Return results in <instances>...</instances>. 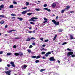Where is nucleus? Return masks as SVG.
<instances>
[{
    "instance_id": "25",
    "label": "nucleus",
    "mask_w": 75,
    "mask_h": 75,
    "mask_svg": "<svg viewBox=\"0 0 75 75\" xmlns=\"http://www.w3.org/2000/svg\"><path fill=\"white\" fill-rule=\"evenodd\" d=\"M1 18H4L5 17V16L4 15H1Z\"/></svg>"
},
{
    "instance_id": "33",
    "label": "nucleus",
    "mask_w": 75,
    "mask_h": 75,
    "mask_svg": "<svg viewBox=\"0 0 75 75\" xmlns=\"http://www.w3.org/2000/svg\"><path fill=\"white\" fill-rule=\"evenodd\" d=\"M39 61H39V60H36V61H35V63H38V62H39Z\"/></svg>"
},
{
    "instance_id": "2",
    "label": "nucleus",
    "mask_w": 75,
    "mask_h": 75,
    "mask_svg": "<svg viewBox=\"0 0 75 75\" xmlns=\"http://www.w3.org/2000/svg\"><path fill=\"white\" fill-rule=\"evenodd\" d=\"M52 21L54 23L55 25H58L59 24V22H57V21H55L54 19L52 20Z\"/></svg>"
},
{
    "instance_id": "35",
    "label": "nucleus",
    "mask_w": 75,
    "mask_h": 75,
    "mask_svg": "<svg viewBox=\"0 0 75 75\" xmlns=\"http://www.w3.org/2000/svg\"><path fill=\"white\" fill-rule=\"evenodd\" d=\"M40 58V56H38L36 57V59H38V58Z\"/></svg>"
},
{
    "instance_id": "8",
    "label": "nucleus",
    "mask_w": 75,
    "mask_h": 75,
    "mask_svg": "<svg viewBox=\"0 0 75 75\" xmlns=\"http://www.w3.org/2000/svg\"><path fill=\"white\" fill-rule=\"evenodd\" d=\"M11 72V70H8L7 71H5V73L6 74H10Z\"/></svg>"
},
{
    "instance_id": "43",
    "label": "nucleus",
    "mask_w": 75,
    "mask_h": 75,
    "mask_svg": "<svg viewBox=\"0 0 75 75\" xmlns=\"http://www.w3.org/2000/svg\"><path fill=\"white\" fill-rule=\"evenodd\" d=\"M5 70L6 71H7L8 70V67H5Z\"/></svg>"
},
{
    "instance_id": "32",
    "label": "nucleus",
    "mask_w": 75,
    "mask_h": 75,
    "mask_svg": "<svg viewBox=\"0 0 75 75\" xmlns=\"http://www.w3.org/2000/svg\"><path fill=\"white\" fill-rule=\"evenodd\" d=\"M48 41H49V40L47 39V40H45L44 41H45V42H48Z\"/></svg>"
},
{
    "instance_id": "17",
    "label": "nucleus",
    "mask_w": 75,
    "mask_h": 75,
    "mask_svg": "<svg viewBox=\"0 0 75 75\" xmlns=\"http://www.w3.org/2000/svg\"><path fill=\"white\" fill-rule=\"evenodd\" d=\"M14 55L16 56H18V55H19V53H15L14 54Z\"/></svg>"
},
{
    "instance_id": "62",
    "label": "nucleus",
    "mask_w": 75,
    "mask_h": 75,
    "mask_svg": "<svg viewBox=\"0 0 75 75\" xmlns=\"http://www.w3.org/2000/svg\"><path fill=\"white\" fill-rule=\"evenodd\" d=\"M58 16H57L56 17V19H58Z\"/></svg>"
},
{
    "instance_id": "15",
    "label": "nucleus",
    "mask_w": 75,
    "mask_h": 75,
    "mask_svg": "<svg viewBox=\"0 0 75 75\" xmlns=\"http://www.w3.org/2000/svg\"><path fill=\"white\" fill-rule=\"evenodd\" d=\"M31 40V39L30 38H28L27 40H26V41H30Z\"/></svg>"
},
{
    "instance_id": "42",
    "label": "nucleus",
    "mask_w": 75,
    "mask_h": 75,
    "mask_svg": "<svg viewBox=\"0 0 75 75\" xmlns=\"http://www.w3.org/2000/svg\"><path fill=\"white\" fill-rule=\"evenodd\" d=\"M44 19L45 21H47V20H48V19L46 18H44Z\"/></svg>"
},
{
    "instance_id": "49",
    "label": "nucleus",
    "mask_w": 75,
    "mask_h": 75,
    "mask_svg": "<svg viewBox=\"0 0 75 75\" xmlns=\"http://www.w3.org/2000/svg\"><path fill=\"white\" fill-rule=\"evenodd\" d=\"M44 6L45 7H47V4H45L44 5Z\"/></svg>"
},
{
    "instance_id": "64",
    "label": "nucleus",
    "mask_w": 75,
    "mask_h": 75,
    "mask_svg": "<svg viewBox=\"0 0 75 75\" xmlns=\"http://www.w3.org/2000/svg\"><path fill=\"white\" fill-rule=\"evenodd\" d=\"M29 29H30V30H31V29H32V28L31 27H30L29 28Z\"/></svg>"
},
{
    "instance_id": "3",
    "label": "nucleus",
    "mask_w": 75,
    "mask_h": 75,
    "mask_svg": "<svg viewBox=\"0 0 75 75\" xmlns=\"http://www.w3.org/2000/svg\"><path fill=\"white\" fill-rule=\"evenodd\" d=\"M48 59L50 61H55L56 60L53 57H51L50 58H49Z\"/></svg>"
},
{
    "instance_id": "5",
    "label": "nucleus",
    "mask_w": 75,
    "mask_h": 75,
    "mask_svg": "<svg viewBox=\"0 0 75 75\" xmlns=\"http://www.w3.org/2000/svg\"><path fill=\"white\" fill-rule=\"evenodd\" d=\"M10 64H11V66L13 67H16L15 64H14V63L13 62H11Z\"/></svg>"
},
{
    "instance_id": "31",
    "label": "nucleus",
    "mask_w": 75,
    "mask_h": 75,
    "mask_svg": "<svg viewBox=\"0 0 75 75\" xmlns=\"http://www.w3.org/2000/svg\"><path fill=\"white\" fill-rule=\"evenodd\" d=\"M13 3L14 4H17V3L15 1H14L13 2Z\"/></svg>"
},
{
    "instance_id": "23",
    "label": "nucleus",
    "mask_w": 75,
    "mask_h": 75,
    "mask_svg": "<svg viewBox=\"0 0 75 75\" xmlns=\"http://www.w3.org/2000/svg\"><path fill=\"white\" fill-rule=\"evenodd\" d=\"M32 14H33V13H28L27 14V15H28V16H30Z\"/></svg>"
},
{
    "instance_id": "21",
    "label": "nucleus",
    "mask_w": 75,
    "mask_h": 75,
    "mask_svg": "<svg viewBox=\"0 0 75 75\" xmlns=\"http://www.w3.org/2000/svg\"><path fill=\"white\" fill-rule=\"evenodd\" d=\"M27 67V66L26 65H25L23 66V68L24 69H25Z\"/></svg>"
},
{
    "instance_id": "50",
    "label": "nucleus",
    "mask_w": 75,
    "mask_h": 75,
    "mask_svg": "<svg viewBox=\"0 0 75 75\" xmlns=\"http://www.w3.org/2000/svg\"><path fill=\"white\" fill-rule=\"evenodd\" d=\"M32 45H33L35 46V43H33Z\"/></svg>"
},
{
    "instance_id": "18",
    "label": "nucleus",
    "mask_w": 75,
    "mask_h": 75,
    "mask_svg": "<svg viewBox=\"0 0 75 75\" xmlns=\"http://www.w3.org/2000/svg\"><path fill=\"white\" fill-rule=\"evenodd\" d=\"M19 20H20V21H22L23 20V18H19L18 17L17 18Z\"/></svg>"
},
{
    "instance_id": "37",
    "label": "nucleus",
    "mask_w": 75,
    "mask_h": 75,
    "mask_svg": "<svg viewBox=\"0 0 75 75\" xmlns=\"http://www.w3.org/2000/svg\"><path fill=\"white\" fill-rule=\"evenodd\" d=\"M45 52H42L41 53L42 54H45Z\"/></svg>"
},
{
    "instance_id": "61",
    "label": "nucleus",
    "mask_w": 75,
    "mask_h": 75,
    "mask_svg": "<svg viewBox=\"0 0 75 75\" xmlns=\"http://www.w3.org/2000/svg\"><path fill=\"white\" fill-rule=\"evenodd\" d=\"M70 12L71 13H74V11H70Z\"/></svg>"
},
{
    "instance_id": "63",
    "label": "nucleus",
    "mask_w": 75,
    "mask_h": 75,
    "mask_svg": "<svg viewBox=\"0 0 75 75\" xmlns=\"http://www.w3.org/2000/svg\"><path fill=\"white\" fill-rule=\"evenodd\" d=\"M57 62L58 63H60V61L59 60H58Z\"/></svg>"
},
{
    "instance_id": "41",
    "label": "nucleus",
    "mask_w": 75,
    "mask_h": 75,
    "mask_svg": "<svg viewBox=\"0 0 75 75\" xmlns=\"http://www.w3.org/2000/svg\"><path fill=\"white\" fill-rule=\"evenodd\" d=\"M32 47H33V45H30L29 46V48H32Z\"/></svg>"
},
{
    "instance_id": "10",
    "label": "nucleus",
    "mask_w": 75,
    "mask_h": 75,
    "mask_svg": "<svg viewBox=\"0 0 75 75\" xmlns=\"http://www.w3.org/2000/svg\"><path fill=\"white\" fill-rule=\"evenodd\" d=\"M66 7L65 9V10H68L69 8H70V6L69 5L67 6Z\"/></svg>"
},
{
    "instance_id": "51",
    "label": "nucleus",
    "mask_w": 75,
    "mask_h": 75,
    "mask_svg": "<svg viewBox=\"0 0 75 75\" xmlns=\"http://www.w3.org/2000/svg\"><path fill=\"white\" fill-rule=\"evenodd\" d=\"M32 31H29L28 33H30V34H31V33H32Z\"/></svg>"
},
{
    "instance_id": "45",
    "label": "nucleus",
    "mask_w": 75,
    "mask_h": 75,
    "mask_svg": "<svg viewBox=\"0 0 75 75\" xmlns=\"http://www.w3.org/2000/svg\"><path fill=\"white\" fill-rule=\"evenodd\" d=\"M45 71V69H41L40 70V71L41 72H43V71Z\"/></svg>"
},
{
    "instance_id": "56",
    "label": "nucleus",
    "mask_w": 75,
    "mask_h": 75,
    "mask_svg": "<svg viewBox=\"0 0 75 75\" xmlns=\"http://www.w3.org/2000/svg\"><path fill=\"white\" fill-rule=\"evenodd\" d=\"M26 8H27L26 7H25L22 8V9H26Z\"/></svg>"
},
{
    "instance_id": "54",
    "label": "nucleus",
    "mask_w": 75,
    "mask_h": 75,
    "mask_svg": "<svg viewBox=\"0 0 75 75\" xmlns=\"http://www.w3.org/2000/svg\"><path fill=\"white\" fill-rule=\"evenodd\" d=\"M15 39H20V38H15Z\"/></svg>"
},
{
    "instance_id": "38",
    "label": "nucleus",
    "mask_w": 75,
    "mask_h": 75,
    "mask_svg": "<svg viewBox=\"0 0 75 75\" xmlns=\"http://www.w3.org/2000/svg\"><path fill=\"white\" fill-rule=\"evenodd\" d=\"M35 38L32 37L30 38V39L31 40H35Z\"/></svg>"
},
{
    "instance_id": "59",
    "label": "nucleus",
    "mask_w": 75,
    "mask_h": 75,
    "mask_svg": "<svg viewBox=\"0 0 75 75\" xmlns=\"http://www.w3.org/2000/svg\"><path fill=\"white\" fill-rule=\"evenodd\" d=\"M1 62H2V59L0 58V63Z\"/></svg>"
},
{
    "instance_id": "1",
    "label": "nucleus",
    "mask_w": 75,
    "mask_h": 75,
    "mask_svg": "<svg viewBox=\"0 0 75 75\" xmlns=\"http://www.w3.org/2000/svg\"><path fill=\"white\" fill-rule=\"evenodd\" d=\"M37 19H38V18H37L33 17L31 19H29V21H35V20H37Z\"/></svg>"
},
{
    "instance_id": "4",
    "label": "nucleus",
    "mask_w": 75,
    "mask_h": 75,
    "mask_svg": "<svg viewBox=\"0 0 75 75\" xmlns=\"http://www.w3.org/2000/svg\"><path fill=\"white\" fill-rule=\"evenodd\" d=\"M74 54V53L73 52H69L67 54V56H69L71 55H72Z\"/></svg>"
},
{
    "instance_id": "60",
    "label": "nucleus",
    "mask_w": 75,
    "mask_h": 75,
    "mask_svg": "<svg viewBox=\"0 0 75 75\" xmlns=\"http://www.w3.org/2000/svg\"><path fill=\"white\" fill-rule=\"evenodd\" d=\"M8 26L7 25H6L5 26V28H7Z\"/></svg>"
},
{
    "instance_id": "40",
    "label": "nucleus",
    "mask_w": 75,
    "mask_h": 75,
    "mask_svg": "<svg viewBox=\"0 0 75 75\" xmlns=\"http://www.w3.org/2000/svg\"><path fill=\"white\" fill-rule=\"evenodd\" d=\"M29 5V3L28 2H26V6H28Z\"/></svg>"
},
{
    "instance_id": "36",
    "label": "nucleus",
    "mask_w": 75,
    "mask_h": 75,
    "mask_svg": "<svg viewBox=\"0 0 75 75\" xmlns=\"http://www.w3.org/2000/svg\"><path fill=\"white\" fill-rule=\"evenodd\" d=\"M75 57V55L74 54H72L71 55V57H72V58H74Z\"/></svg>"
},
{
    "instance_id": "34",
    "label": "nucleus",
    "mask_w": 75,
    "mask_h": 75,
    "mask_svg": "<svg viewBox=\"0 0 75 75\" xmlns=\"http://www.w3.org/2000/svg\"><path fill=\"white\" fill-rule=\"evenodd\" d=\"M37 57V56H33L32 57V58H35Z\"/></svg>"
},
{
    "instance_id": "27",
    "label": "nucleus",
    "mask_w": 75,
    "mask_h": 75,
    "mask_svg": "<svg viewBox=\"0 0 75 75\" xmlns=\"http://www.w3.org/2000/svg\"><path fill=\"white\" fill-rule=\"evenodd\" d=\"M27 51H28V52H29V53H30V52H31V50H30V49L28 50Z\"/></svg>"
},
{
    "instance_id": "28",
    "label": "nucleus",
    "mask_w": 75,
    "mask_h": 75,
    "mask_svg": "<svg viewBox=\"0 0 75 75\" xmlns=\"http://www.w3.org/2000/svg\"><path fill=\"white\" fill-rule=\"evenodd\" d=\"M11 16H13V17H14V16H16V15L12 13L11 14Z\"/></svg>"
},
{
    "instance_id": "29",
    "label": "nucleus",
    "mask_w": 75,
    "mask_h": 75,
    "mask_svg": "<svg viewBox=\"0 0 75 75\" xmlns=\"http://www.w3.org/2000/svg\"><path fill=\"white\" fill-rule=\"evenodd\" d=\"M67 44V42H64L62 44V45H65V44Z\"/></svg>"
},
{
    "instance_id": "19",
    "label": "nucleus",
    "mask_w": 75,
    "mask_h": 75,
    "mask_svg": "<svg viewBox=\"0 0 75 75\" xmlns=\"http://www.w3.org/2000/svg\"><path fill=\"white\" fill-rule=\"evenodd\" d=\"M13 7H14V6L12 5H10V6H9L10 8H13Z\"/></svg>"
},
{
    "instance_id": "16",
    "label": "nucleus",
    "mask_w": 75,
    "mask_h": 75,
    "mask_svg": "<svg viewBox=\"0 0 75 75\" xmlns=\"http://www.w3.org/2000/svg\"><path fill=\"white\" fill-rule=\"evenodd\" d=\"M0 24H3L4 23V21L3 20H2L0 22Z\"/></svg>"
},
{
    "instance_id": "7",
    "label": "nucleus",
    "mask_w": 75,
    "mask_h": 75,
    "mask_svg": "<svg viewBox=\"0 0 75 75\" xmlns=\"http://www.w3.org/2000/svg\"><path fill=\"white\" fill-rule=\"evenodd\" d=\"M56 4H55V3H53L52 4V7H53V8H55L56 6Z\"/></svg>"
},
{
    "instance_id": "22",
    "label": "nucleus",
    "mask_w": 75,
    "mask_h": 75,
    "mask_svg": "<svg viewBox=\"0 0 75 75\" xmlns=\"http://www.w3.org/2000/svg\"><path fill=\"white\" fill-rule=\"evenodd\" d=\"M19 54L20 56H22V55H23V54L22 52H20Z\"/></svg>"
},
{
    "instance_id": "14",
    "label": "nucleus",
    "mask_w": 75,
    "mask_h": 75,
    "mask_svg": "<svg viewBox=\"0 0 75 75\" xmlns=\"http://www.w3.org/2000/svg\"><path fill=\"white\" fill-rule=\"evenodd\" d=\"M4 5L3 4L1 5V6H0V10H1V8H3V7H4Z\"/></svg>"
},
{
    "instance_id": "26",
    "label": "nucleus",
    "mask_w": 75,
    "mask_h": 75,
    "mask_svg": "<svg viewBox=\"0 0 75 75\" xmlns=\"http://www.w3.org/2000/svg\"><path fill=\"white\" fill-rule=\"evenodd\" d=\"M65 11V9H63L61 11L62 13H64V12Z\"/></svg>"
},
{
    "instance_id": "55",
    "label": "nucleus",
    "mask_w": 75,
    "mask_h": 75,
    "mask_svg": "<svg viewBox=\"0 0 75 75\" xmlns=\"http://www.w3.org/2000/svg\"><path fill=\"white\" fill-rule=\"evenodd\" d=\"M3 51L0 52V54H3Z\"/></svg>"
},
{
    "instance_id": "11",
    "label": "nucleus",
    "mask_w": 75,
    "mask_h": 75,
    "mask_svg": "<svg viewBox=\"0 0 75 75\" xmlns=\"http://www.w3.org/2000/svg\"><path fill=\"white\" fill-rule=\"evenodd\" d=\"M16 31V30H8L7 31V33H11V32H12V31Z\"/></svg>"
},
{
    "instance_id": "30",
    "label": "nucleus",
    "mask_w": 75,
    "mask_h": 75,
    "mask_svg": "<svg viewBox=\"0 0 75 75\" xmlns=\"http://www.w3.org/2000/svg\"><path fill=\"white\" fill-rule=\"evenodd\" d=\"M41 51H43L44 50H45H45H46V49H44V48H42V49H41L40 50Z\"/></svg>"
},
{
    "instance_id": "12",
    "label": "nucleus",
    "mask_w": 75,
    "mask_h": 75,
    "mask_svg": "<svg viewBox=\"0 0 75 75\" xmlns=\"http://www.w3.org/2000/svg\"><path fill=\"white\" fill-rule=\"evenodd\" d=\"M27 11H23L21 12V14H26L27 13Z\"/></svg>"
},
{
    "instance_id": "47",
    "label": "nucleus",
    "mask_w": 75,
    "mask_h": 75,
    "mask_svg": "<svg viewBox=\"0 0 75 75\" xmlns=\"http://www.w3.org/2000/svg\"><path fill=\"white\" fill-rule=\"evenodd\" d=\"M35 10L36 11H40L39 8H36Z\"/></svg>"
},
{
    "instance_id": "9",
    "label": "nucleus",
    "mask_w": 75,
    "mask_h": 75,
    "mask_svg": "<svg viewBox=\"0 0 75 75\" xmlns=\"http://www.w3.org/2000/svg\"><path fill=\"white\" fill-rule=\"evenodd\" d=\"M44 10H47V11L49 12H50L51 10L50 9H48V8H44Z\"/></svg>"
},
{
    "instance_id": "13",
    "label": "nucleus",
    "mask_w": 75,
    "mask_h": 75,
    "mask_svg": "<svg viewBox=\"0 0 75 75\" xmlns=\"http://www.w3.org/2000/svg\"><path fill=\"white\" fill-rule=\"evenodd\" d=\"M70 40H72L73 39H74V36L72 35H70Z\"/></svg>"
},
{
    "instance_id": "46",
    "label": "nucleus",
    "mask_w": 75,
    "mask_h": 75,
    "mask_svg": "<svg viewBox=\"0 0 75 75\" xmlns=\"http://www.w3.org/2000/svg\"><path fill=\"white\" fill-rule=\"evenodd\" d=\"M13 47L14 48H16L17 47H16V45H14L13 46Z\"/></svg>"
},
{
    "instance_id": "39",
    "label": "nucleus",
    "mask_w": 75,
    "mask_h": 75,
    "mask_svg": "<svg viewBox=\"0 0 75 75\" xmlns=\"http://www.w3.org/2000/svg\"><path fill=\"white\" fill-rule=\"evenodd\" d=\"M59 32H62V29H59Z\"/></svg>"
},
{
    "instance_id": "58",
    "label": "nucleus",
    "mask_w": 75,
    "mask_h": 75,
    "mask_svg": "<svg viewBox=\"0 0 75 75\" xmlns=\"http://www.w3.org/2000/svg\"><path fill=\"white\" fill-rule=\"evenodd\" d=\"M45 46H46V45H42V47H45Z\"/></svg>"
},
{
    "instance_id": "57",
    "label": "nucleus",
    "mask_w": 75,
    "mask_h": 75,
    "mask_svg": "<svg viewBox=\"0 0 75 75\" xmlns=\"http://www.w3.org/2000/svg\"><path fill=\"white\" fill-rule=\"evenodd\" d=\"M40 40H41V41H43V40H44V38H42L40 39Z\"/></svg>"
},
{
    "instance_id": "48",
    "label": "nucleus",
    "mask_w": 75,
    "mask_h": 75,
    "mask_svg": "<svg viewBox=\"0 0 75 75\" xmlns=\"http://www.w3.org/2000/svg\"><path fill=\"white\" fill-rule=\"evenodd\" d=\"M67 50L68 51H71V50L69 48H67Z\"/></svg>"
},
{
    "instance_id": "6",
    "label": "nucleus",
    "mask_w": 75,
    "mask_h": 75,
    "mask_svg": "<svg viewBox=\"0 0 75 75\" xmlns=\"http://www.w3.org/2000/svg\"><path fill=\"white\" fill-rule=\"evenodd\" d=\"M51 54V52H47V53H46L45 54V56L47 57H48V55H50V54Z\"/></svg>"
},
{
    "instance_id": "53",
    "label": "nucleus",
    "mask_w": 75,
    "mask_h": 75,
    "mask_svg": "<svg viewBox=\"0 0 75 75\" xmlns=\"http://www.w3.org/2000/svg\"><path fill=\"white\" fill-rule=\"evenodd\" d=\"M48 21H46L44 22H43V23H47Z\"/></svg>"
},
{
    "instance_id": "24",
    "label": "nucleus",
    "mask_w": 75,
    "mask_h": 75,
    "mask_svg": "<svg viewBox=\"0 0 75 75\" xmlns=\"http://www.w3.org/2000/svg\"><path fill=\"white\" fill-rule=\"evenodd\" d=\"M12 54L11 53H7V55L8 56L11 55Z\"/></svg>"
},
{
    "instance_id": "44",
    "label": "nucleus",
    "mask_w": 75,
    "mask_h": 75,
    "mask_svg": "<svg viewBox=\"0 0 75 75\" xmlns=\"http://www.w3.org/2000/svg\"><path fill=\"white\" fill-rule=\"evenodd\" d=\"M30 23L31 24H33V25H34V23L33 22H30Z\"/></svg>"
},
{
    "instance_id": "20",
    "label": "nucleus",
    "mask_w": 75,
    "mask_h": 75,
    "mask_svg": "<svg viewBox=\"0 0 75 75\" xmlns=\"http://www.w3.org/2000/svg\"><path fill=\"white\" fill-rule=\"evenodd\" d=\"M57 35H56L54 36V38L53 40H55L56 39V38H57Z\"/></svg>"
},
{
    "instance_id": "52",
    "label": "nucleus",
    "mask_w": 75,
    "mask_h": 75,
    "mask_svg": "<svg viewBox=\"0 0 75 75\" xmlns=\"http://www.w3.org/2000/svg\"><path fill=\"white\" fill-rule=\"evenodd\" d=\"M7 66L8 67H10V65L9 64H8L7 65Z\"/></svg>"
}]
</instances>
